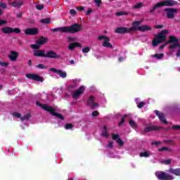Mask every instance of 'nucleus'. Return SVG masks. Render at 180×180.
<instances>
[{
    "label": "nucleus",
    "mask_w": 180,
    "mask_h": 180,
    "mask_svg": "<svg viewBox=\"0 0 180 180\" xmlns=\"http://www.w3.org/2000/svg\"><path fill=\"white\" fill-rule=\"evenodd\" d=\"M134 8L135 9H140L141 8H143V3L139 2L134 6Z\"/></svg>",
    "instance_id": "38"
},
{
    "label": "nucleus",
    "mask_w": 180,
    "mask_h": 180,
    "mask_svg": "<svg viewBox=\"0 0 180 180\" xmlns=\"http://www.w3.org/2000/svg\"><path fill=\"white\" fill-rule=\"evenodd\" d=\"M118 61H120V63H122V61H123V58L120 57L119 59H118Z\"/></svg>",
    "instance_id": "64"
},
{
    "label": "nucleus",
    "mask_w": 180,
    "mask_h": 180,
    "mask_svg": "<svg viewBox=\"0 0 180 180\" xmlns=\"http://www.w3.org/2000/svg\"><path fill=\"white\" fill-rule=\"evenodd\" d=\"M91 116H93V117H97V116H99V112L97 110H94L91 112Z\"/></svg>",
    "instance_id": "43"
},
{
    "label": "nucleus",
    "mask_w": 180,
    "mask_h": 180,
    "mask_svg": "<svg viewBox=\"0 0 180 180\" xmlns=\"http://www.w3.org/2000/svg\"><path fill=\"white\" fill-rule=\"evenodd\" d=\"M113 141H115L116 144H117L120 148H122L123 146H124V141L120 138V135L119 134H113Z\"/></svg>",
    "instance_id": "14"
},
{
    "label": "nucleus",
    "mask_w": 180,
    "mask_h": 180,
    "mask_svg": "<svg viewBox=\"0 0 180 180\" xmlns=\"http://www.w3.org/2000/svg\"><path fill=\"white\" fill-rule=\"evenodd\" d=\"M155 113L156 116H158L159 120H160L162 123H165V124H168V121L166 120L164 113H160V111L158 110H155Z\"/></svg>",
    "instance_id": "18"
},
{
    "label": "nucleus",
    "mask_w": 180,
    "mask_h": 180,
    "mask_svg": "<svg viewBox=\"0 0 180 180\" xmlns=\"http://www.w3.org/2000/svg\"><path fill=\"white\" fill-rule=\"evenodd\" d=\"M168 34V30H162L152 41L153 47H157L160 43H164L167 40V35Z\"/></svg>",
    "instance_id": "3"
},
{
    "label": "nucleus",
    "mask_w": 180,
    "mask_h": 180,
    "mask_svg": "<svg viewBox=\"0 0 180 180\" xmlns=\"http://www.w3.org/2000/svg\"><path fill=\"white\" fill-rule=\"evenodd\" d=\"M70 13L72 16H75V15H77V11H75V10H74V9H71V10H70Z\"/></svg>",
    "instance_id": "52"
},
{
    "label": "nucleus",
    "mask_w": 180,
    "mask_h": 180,
    "mask_svg": "<svg viewBox=\"0 0 180 180\" xmlns=\"http://www.w3.org/2000/svg\"><path fill=\"white\" fill-rule=\"evenodd\" d=\"M144 105H146V103L141 101L138 104V108L139 109H141V108H143L144 106Z\"/></svg>",
    "instance_id": "49"
},
{
    "label": "nucleus",
    "mask_w": 180,
    "mask_h": 180,
    "mask_svg": "<svg viewBox=\"0 0 180 180\" xmlns=\"http://www.w3.org/2000/svg\"><path fill=\"white\" fill-rule=\"evenodd\" d=\"M6 23H8L7 20H0V26H4V25H6Z\"/></svg>",
    "instance_id": "51"
},
{
    "label": "nucleus",
    "mask_w": 180,
    "mask_h": 180,
    "mask_svg": "<svg viewBox=\"0 0 180 180\" xmlns=\"http://www.w3.org/2000/svg\"><path fill=\"white\" fill-rule=\"evenodd\" d=\"M160 129H162V127L155 125H150L145 127L143 131L146 133H149L150 131H158Z\"/></svg>",
    "instance_id": "16"
},
{
    "label": "nucleus",
    "mask_w": 180,
    "mask_h": 180,
    "mask_svg": "<svg viewBox=\"0 0 180 180\" xmlns=\"http://www.w3.org/2000/svg\"><path fill=\"white\" fill-rule=\"evenodd\" d=\"M107 148H113V141H109L108 144L106 146Z\"/></svg>",
    "instance_id": "48"
},
{
    "label": "nucleus",
    "mask_w": 180,
    "mask_h": 180,
    "mask_svg": "<svg viewBox=\"0 0 180 180\" xmlns=\"http://www.w3.org/2000/svg\"><path fill=\"white\" fill-rule=\"evenodd\" d=\"M77 11H79V12L82 11H85V8H84V6H78L76 7Z\"/></svg>",
    "instance_id": "54"
},
{
    "label": "nucleus",
    "mask_w": 180,
    "mask_h": 180,
    "mask_svg": "<svg viewBox=\"0 0 180 180\" xmlns=\"http://www.w3.org/2000/svg\"><path fill=\"white\" fill-rule=\"evenodd\" d=\"M13 116H15V117H18V119H20V117H22V115L18 112H13Z\"/></svg>",
    "instance_id": "50"
},
{
    "label": "nucleus",
    "mask_w": 180,
    "mask_h": 180,
    "mask_svg": "<svg viewBox=\"0 0 180 180\" xmlns=\"http://www.w3.org/2000/svg\"><path fill=\"white\" fill-rule=\"evenodd\" d=\"M0 65H2V67H8V65H9V63L5 62H0Z\"/></svg>",
    "instance_id": "55"
},
{
    "label": "nucleus",
    "mask_w": 180,
    "mask_h": 180,
    "mask_svg": "<svg viewBox=\"0 0 180 180\" xmlns=\"http://www.w3.org/2000/svg\"><path fill=\"white\" fill-rule=\"evenodd\" d=\"M165 12L167 13V17L168 19H174L175 18V14L178 13V8H165Z\"/></svg>",
    "instance_id": "12"
},
{
    "label": "nucleus",
    "mask_w": 180,
    "mask_h": 180,
    "mask_svg": "<svg viewBox=\"0 0 180 180\" xmlns=\"http://www.w3.org/2000/svg\"><path fill=\"white\" fill-rule=\"evenodd\" d=\"M98 40H104L103 42V47H106L107 49H112L113 45L110 44V39L105 35H100L98 37Z\"/></svg>",
    "instance_id": "10"
},
{
    "label": "nucleus",
    "mask_w": 180,
    "mask_h": 180,
    "mask_svg": "<svg viewBox=\"0 0 180 180\" xmlns=\"http://www.w3.org/2000/svg\"><path fill=\"white\" fill-rule=\"evenodd\" d=\"M50 71H51L52 72H56L61 78H66L67 77V72H63V70H58L56 68H51Z\"/></svg>",
    "instance_id": "21"
},
{
    "label": "nucleus",
    "mask_w": 180,
    "mask_h": 180,
    "mask_svg": "<svg viewBox=\"0 0 180 180\" xmlns=\"http://www.w3.org/2000/svg\"><path fill=\"white\" fill-rule=\"evenodd\" d=\"M70 63L71 65L75 64V61H74V60H70Z\"/></svg>",
    "instance_id": "63"
},
{
    "label": "nucleus",
    "mask_w": 180,
    "mask_h": 180,
    "mask_svg": "<svg viewBox=\"0 0 180 180\" xmlns=\"http://www.w3.org/2000/svg\"><path fill=\"white\" fill-rule=\"evenodd\" d=\"M86 105L91 109L92 110L96 109V108L99 107V104L95 102V97L94 96H90L86 101Z\"/></svg>",
    "instance_id": "8"
},
{
    "label": "nucleus",
    "mask_w": 180,
    "mask_h": 180,
    "mask_svg": "<svg viewBox=\"0 0 180 180\" xmlns=\"http://www.w3.org/2000/svg\"><path fill=\"white\" fill-rule=\"evenodd\" d=\"M155 176L159 180H174V176L165 172H157Z\"/></svg>",
    "instance_id": "6"
},
{
    "label": "nucleus",
    "mask_w": 180,
    "mask_h": 180,
    "mask_svg": "<svg viewBox=\"0 0 180 180\" xmlns=\"http://www.w3.org/2000/svg\"><path fill=\"white\" fill-rule=\"evenodd\" d=\"M164 27V25H158L155 26V29H162Z\"/></svg>",
    "instance_id": "59"
},
{
    "label": "nucleus",
    "mask_w": 180,
    "mask_h": 180,
    "mask_svg": "<svg viewBox=\"0 0 180 180\" xmlns=\"http://www.w3.org/2000/svg\"><path fill=\"white\" fill-rule=\"evenodd\" d=\"M10 61H16L18 60V57H19V53L15 51H11L10 55L8 56Z\"/></svg>",
    "instance_id": "20"
},
{
    "label": "nucleus",
    "mask_w": 180,
    "mask_h": 180,
    "mask_svg": "<svg viewBox=\"0 0 180 180\" xmlns=\"http://www.w3.org/2000/svg\"><path fill=\"white\" fill-rule=\"evenodd\" d=\"M18 44H20V46H22V44H23V42L20 39H18Z\"/></svg>",
    "instance_id": "60"
},
{
    "label": "nucleus",
    "mask_w": 180,
    "mask_h": 180,
    "mask_svg": "<svg viewBox=\"0 0 180 180\" xmlns=\"http://www.w3.org/2000/svg\"><path fill=\"white\" fill-rule=\"evenodd\" d=\"M72 127H74V125L71 123H68L65 125V129H66V130H70V129H72Z\"/></svg>",
    "instance_id": "37"
},
{
    "label": "nucleus",
    "mask_w": 180,
    "mask_h": 180,
    "mask_svg": "<svg viewBox=\"0 0 180 180\" xmlns=\"http://www.w3.org/2000/svg\"><path fill=\"white\" fill-rule=\"evenodd\" d=\"M22 15H23V13L22 12H19L16 14V17L18 18L19 19H20V18H22Z\"/></svg>",
    "instance_id": "58"
},
{
    "label": "nucleus",
    "mask_w": 180,
    "mask_h": 180,
    "mask_svg": "<svg viewBox=\"0 0 180 180\" xmlns=\"http://www.w3.org/2000/svg\"><path fill=\"white\" fill-rule=\"evenodd\" d=\"M131 32H133V27L129 28L126 27H119L115 30V32L118 34H126L127 33H131Z\"/></svg>",
    "instance_id": "9"
},
{
    "label": "nucleus",
    "mask_w": 180,
    "mask_h": 180,
    "mask_svg": "<svg viewBox=\"0 0 180 180\" xmlns=\"http://www.w3.org/2000/svg\"><path fill=\"white\" fill-rule=\"evenodd\" d=\"M0 8H2V9H6V8H8V5L5 3L0 2Z\"/></svg>",
    "instance_id": "46"
},
{
    "label": "nucleus",
    "mask_w": 180,
    "mask_h": 180,
    "mask_svg": "<svg viewBox=\"0 0 180 180\" xmlns=\"http://www.w3.org/2000/svg\"><path fill=\"white\" fill-rule=\"evenodd\" d=\"M89 51H91L89 46H86L82 49V53H89Z\"/></svg>",
    "instance_id": "41"
},
{
    "label": "nucleus",
    "mask_w": 180,
    "mask_h": 180,
    "mask_svg": "<svg viewBox=\"0 0 180 180\" xmlns=\"http://www.w3.org/2000/svg\"><path fill=\"white\" fill-rule=\"evenodd\" d=\"M28 65H29L30 67H32V60H28Z\"/></svg>",
    "instance_id": "62"
},
{
    "label": "nucleus",
    "mask_w": 180,
    "mask_h": 180,
    "mask_svg": "<svg viewBox=\"0 0 180 180\" xmlns=\"http://www.w3.org/2000/svg\"><path fill=\"white\" fill-rule=\"evenodd\" d=\"M116 16H123V15H129V13L124 11H120L115 13Z\"/></svg>",
    "instance_id": "35"
},
{
    "label": "nucleus",
    "mask_w": 180,
    "mask_h": 180,
    "mask_svg": "<svg viewBox=\"0 0 180 180\" xmlns=\"http://www.w3.org/2000/svg\"><path fill=\"white\" fill-rule=\"evenodd\" d=\"M82 30V25L79 23H75L71 26L57 27L51 30V32H61L62 33H78Z\"/></svg>",
    "instance_id": "1"
},
{
    "label": "nucleus",
    "mask_w": 180,
    "mask_h": 180,
    "mask_svg": "<svg viewBox=\"0 0 180 180\" xmlns=\"http://www.w3.org/2000/svg\"><path fill=\"white\" fill-rule=\"evenodd\" d=\"M159 151L162 152V151H171V149L168 147H162L159 148Z\"/></svg>",
    "instance_id": "42"
},
{
    "label": "nucleus",
    "mask_w": 180,
    "mask_h": 180,
    "mask_svg": "<svg viewBox=\"0 0 180 180\" xmlns=\"http://www.w3.org/2000/svg\"><path fill=\"white\" fill-rule=\"evenodd\" d=\"M152 146H160V144H161L160 141H155V142H152Z\"/></svg>",
    "instance_id": "57"
},
{
    "label": "nucleus",
    "mask_w": 180,
    "mask_h": 180,
    "mask_svg": "<svg viewBox=\"0 0 180 180\" xmlns=\"http://www.w3.org/2000/svg\"><path fill=\"white\" fill-rule=\"evenodd\" d=\"M127 115H124V117L121 119V121L118 123V126L120 127L121 126H123L124 124V122H126V117H127Z\"/></svg>",
    "instance_id": "31"
},
{
    "label": "nucleus",
    "mask_w": 180,
    "mask_h": 180,
    "mask_svg": "<svg viewBox=\"0 0 180 180\" xmlns=\"http://www.w3.org/2000/svg\"><path fill=\"white\" fill-rule=\"evenodd\" d=\"M34 56L35 57H42L46 58V51L45 50H35L34 51Z\"/></svg>",
    "instance_id": "22"
},
{
    "label": "nucleus",
    "mask_w": 180,
    "mask_h": 180,
    "mask_svg": "<svg viewBox=\"0 0 180 180\" xmlns=\"http://www.w3.org/2000/svg\"><path fill=\"white\" fill-rule=\"evenodd\" d=\"M164 143H172V140H164Z\"/></svg>",
    "instance_id": "61"
},
{
    "label": "nucleus",
    "mask_w": 180,
    "mask_h": 180,
    "mask_svg": "<svg viewBox=\"0 0 180 180\" xmlns=\"http://www.w3.org/2000/svg\"><path fill=\"white\" fill-rule=\"evenodd\" d=\"M180 41V39H179ZM177 47H179V50L177 51L176 56V57H180V44H174L169 46V49H172V50H175Z\"/></svg>",
    "instance_id": "23"
},
{
    "label": "nucleus",
    "mask_w": 180,
    "mask_h": 180,
    "mask_svg": "<svg viewBox=\"0 0 180 180\" xmlns=\"http://www.w3.org/2000/svg\"><path fill=\"white\" fill-rule=\"evenodd\" d=\"M92 12H93L92 9H89V10L86 12L85 15H86V16H89V15H91V13H92Z\"/></svg>",
    "instance_id": "56"
},
{
    "label": "nucleus",
    "mask_w": 180,
    "mask_h": 180,
    "mask_svg": "<svg viewBox=\"0 0 180 180\" xmlns=\"http://www.w3.org/2000/svg\"><path fill=\"white\" fill-rule=\"evenodd\" d=\"M84 92L85 86H82L77 90L72 93V96L74 99H78L79 96H81V95H84Z\"/></svg>",
    "instance_id": "11"
},
{
    "label": "nucleus",
    "mask_w": 180,
    "mask_h": 180,
    "mask_svg": "<svg viewBox=\"0 0 180 180\" xmlns=\"http://www.w3.org/2000/svg\"><path fill=\"white\" fill-rule=\"evenodd\" d=\"M68 41H76L77 38L74 37H68Z\"/></svg>",
    "instance_id": "47"
},
{
    "label": "nucleus",
    "mask_w": 180,
    "mask_h": 180,
    "mask_svg": "<svg viewBox=\"0 0 180 180\" xmlns=\"http://www.w3.org/2000/svg\"><path fill=\"white\" fill-rule=\"evenodd\" d=\"M26 77L29 79H33V81H37L38 82H43L44 81V78L36 74H27Z\"/></svg>",
    "instance_id": "13"
},
{
    "label": "nucleus",
    "mask_w": 180,
    "mask_h": 180,
    "mask_svg": "<svg viewBox=\"0 0 180 180\" xmlns=\"http://www.w3.org/2000/svg\"><path fill=\"white\" fill-rule=\"evenodd\" d=\"M172 129L173 130H180V125H174L172 127Z\"/></svg>",
    "instance_id": "53"
},
{
    "label": "nucleus",
    "mask_w": 180,
    "mask_h": 180,
    "mask_svg": "<svg viewBox=\"0 0 180 180\" xmlns=\"http://www.w3.org/2000/svg\"><path fill=\"white\" fill-rule=\"evenodd\" d=\"M1 32L4 33V34H11L12 33L19 34V33H20V29L6 26L1 28Z\"/></svg>",
    "instance_id": "7"
},
{
    "label": "nucleus",
    "mask_w": 180,
    "mask_h": 180,
    "mask_svg": "<svg viewBox=\"0 0 180 180\" xmlns=\"http://www.w3.org/2000/svg\"><path fill=\"white\" fill-rule=\"evenodd\" d=\"M36 9H38V11H42V9H44V5L43 4H37L35 6Z\"/></svg>",
    "instance_id": "39"
},
{
    "label": "nucleus",
    "mask_w": 180,
    "mask_h": 180,
    "mask_svg": "<svg viewBox=\"0 0 180 180\" xmlns=\"http://www.w3.org/2000/svg\"><path fill=\"white\" fill-rule=\"evenodd\" d=\"M37 106H39L41 109H44L46 112H49L52 115V116H55L58 119H60V120H64V117L63 115L56 112V110L52 107L47 105V104H41V103L37 101L36 102Z\"/></svg>",
    "instance_id": "2"
},
{
    "label": "nucleus",
    "mask_w": 180,
    "mask_h": 180,
    "mask_svg": "<svg viewBox=\"0 0 180 180\" xmlns=\"http://www.w3.org/2000/svg\"><path fill=\"white\" fill-rule=\"evenodd\" d=\"M129 124L132 129H137V124L134 122V120H129Z\"/></svg>",
    "instance_id": "30"
},
{
    "label": "nucleus",
    "mask_w": 180,
    "mask_h": 180,
    "mask_svg": "<svg viewBox=\"0 0 180 180\" xmlns=\"http://www.w3.org/2000/svg\"><path fill=\"white\" fill-rule=\"evenodd\" d=\"M142 22H143V21L134 22L132 24L133 32L139 31V32H148L150 30H153V28L151 27H150V25H148L139 26V25H141Z\"/></svg>",
    "instance_id": "4"
},
{
    "label": "nucleus",
    "mask_w": 180,
    "mask_h": 180,
    "mask_svg": "<svg viewBox=\"0 0 180 180\" xmlns=\"http://www.w3.org/2000/svg\"><path fill=\"white\" fill-rule=\"evenodd\" d=\"M179 41L176 37L172 35L169 37V40L166 42V44H178Z\"/></svg>",
    "instance_id": "19"
},
{
    "label": "nucleus",
    "mask_w": 180,
    "mask_h": 180,
    "mask_svg": "<svg viewBox=\"0 0 180 180\" xmlns=\"http://www.w3.org/2000/svg\"><path fill=\"white\" fill-rule=\"evenodd\" d=\"M30 47L31 49H34V50H37L38 49H40V46L39 45V44H31Z\"/></svg>",
    "instance_id": "40"
},
{
    "label": "nucleus",
    "mask_w": 180,
    "mask_h": 180,
    "mask_svg": "<svg viewBox=\"0 0 180 180\" xmlns=\"http://www.w3.org/2000/svg\"><path fill=\"white\" fill-rule=\"evenodd\" d=\"M25 33L27 36H36V34H39V29L36 27L27 28L25 30Z\"/></svg>",
    "instance_id": "15"
},
{
    "label": "nucleus",
    "mask_w": 180,
    "mask_h": 180,
    "mask_svg": "<svg viewBox=\"0 0 180 180\" xmlns=\"http://www.w3.org/2000/svg\"><path fill=\"white\" fill-rule=\"evenodd\" d=\"M171 159H167L165 160H163V164H165V165H169V164H171Z\"/></svg>",
    "instance_id": "45"
},
{
    "label": "nucleus",
    "mask_w": 180,
    "mask_h": 180,
    "mask_svg": "<svg viewBox=\"0 0 180 180\" xmlns=\"http://www.w3.org/2000/svg\"><path fill=\"white\" fill-rule=\"evenodd\" d=\"M95 4H96V6H101V5H102V0H94Z\"/></svg>",
    "instance_id": "44"
},
{
    "label": "nucleus",
    "mask_w": 180,
    "mask_h": 180,
    "mask_svg": "<svg viewBox=\"0 0 180 180\" xmlns=\"http://www.w3.org/2000/svg\"><path fill=\"white\" fill-rule=\"evenodd\" d=\"M45 58H60V56L53 50H50L45 53Z\"/></svg>",
    "instance_id": "17"
},
{
    "label": "nucleus",
    "mask_w": 180,
    "mask_h": 180,
    "mask_svg": "<svg viewBox=\"0 0 180 180\" xmlns=\"http://www.w3.org/2000/svg\"><path fill=\"white\" fill-rule=\"evenodd\" d=\"M101 136L103 137H105V139H108L109 137V134L108 133V127L106 125H104L103 127Z\"/></svg>",
    "instance_id": "27"
},
{
    "label": "nucleus",
    "mask_w": 180,
    "mask_h": 180,
    "mask_svg": "<svg viewBox=\"0 0 180 180\" xmlns=\"http://www.w3.org/2000/svg\"><path fill=\"white\" fill-rule=\"evenodd\" d=\"M154 58H157L158 60H161V58H164V53H156L153 56Z\"/></svg>",
    "instance_id": "32"
},
{
    "label": "nucleus",
    "mask_w": 180,
    "mask_h": 180,
    "mask_svg": "<svg viewBox=\"0 0 180 180\" xmlns=\"http://www.w3.org/2000/svg\"><path fill=\"white\" fill-rule=\"evenodd\" d=\"M140 157H145V158L150 157V154H148V151L141 152L140 153Z\"/></svg>",
    "instance_id": "36"
},
{
    "label": "nucleus",
    "mask_w": 180,
    "mask_h": 180,
    "mask_svg": "<svg viewBox=\"0 0 180 180\" xmlns=\"http://www.w3.org/2000/svg\"><path fill=\"white\" fill-rule=\"evenodd\" d=\"M11 6H13V8H20V6H22V5H23V2L15 1L13 2H11Z\"/></svg>",
    "instance_id": "28"
},
{
    "label": "nucleus",
    "mask_w": 180,
    "mask_h": 180,
    "mask_svg": "<svg viewBox=\"0 0 180 180\" xmlns=\"http://www.w3.org/2000/svg\"><path fill=\"white\" fill-rule=\"evenodd\" d=\"M31 116L32 115L30 114H27V115H24L23 117H21L20 120L22 122H23V120H29V119H30Z\"/></svg>",
    "instance_id": "33"
},
{
    "label": "nucleus",
    "mask_w": 180,
    "mask_h": 180,
    "mask_svg": "<svg viewBox=\"0 0 180 180\" xmlns=\"http://www.w3.org/2000/svg\"><path fill=\"white\" fill-rule=\"evenodd\" d=\"M178 2L174 1V0H167V1H162L157 4H155L150 11V13H154V11L155 9L158 8H162V6H174V5H176Z\"/></svg>",
    "instance_id": "5"
},
{
    "label": "nucleus",
    "mask_w": 180,
    "mask_h": 180,
    "mask_svg": "<svg viewBox=\"0 0 180 180\" xmlns=\"http://www.w3.org/2000/svg\"><path fill=\"white\" fill-rule=\"evenodd\" d=\"M51 22V19L50 18H44L40 20V23H43L44 25H49Z\"/></svg>",
    "instance_id": "29"
},
{
    "label": "nucleus",
    "mask_w": 180,
    "mask_h": 180,
    "mask_svg": "<svg viewBox=\"0 0 180 180\" xmlns=\"http://www.w3.org/2000/svg\"><path fill=\"white\" fill-rule=\"evenodd\" d=\"M76 47H82V46L81 45V44L78 42H72L68 46L69 50H71V51L74 50V49H75Z\"/></svg>",
    "instance_id": "26"
},
{
    "label": "nucleus",
    "mask_w": 180,
    "mask_h": 180,
    "mask_svg": "<svg viewBox=\"0 0 180 180\" xmlns=\"http://www.w3.org/2000/svg\"><path fill=\"white\" fill-rule=\"evenodd\" d=\"M36 68H38L39 70H47V66H45L44 65L40 63L36 65Z\"/></svg>",
    "instance_id": "34"
},
{
    "label": "nucleus",
    "mask_w": 180,
    "mask_h": 180,
    "mask_svg": "<svg viewBox=\"0 0 180 180\" xmlns=\"http://www.w3.org/2000/svg\"><path fill=\"white\" fill-rule=\"evenodd\" d=\"M48 39L44 37H40L39 39L37 41V44L39 46H43V44H46L47 43Z\"/></svg>",
    "instance_id": "24"
},
{
    "label": "nucleus",
    "mask_w": 180,
    "mask_h": 180,
    "mask_svg": "<svg viewBox=\"0 0 180 180\" xmlns=\"http://www.w3.org/2000/svg\"><path fill=\"white\" fill-rule=\"evenodd\" d=\"M169 172H170V174H172L173 175H176V176H180V168H170L169 169Z\"/></svg>",
    "instance_id": "25"
}]
</instances>
